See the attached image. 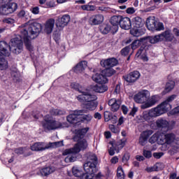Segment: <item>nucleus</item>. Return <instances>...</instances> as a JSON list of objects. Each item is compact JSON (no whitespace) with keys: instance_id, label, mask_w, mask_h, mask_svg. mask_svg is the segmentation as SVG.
I'll list each match as a JSON object with an SVG mask.
<instances>
[{"instance_id":"nucleus-43","label":"nucleus","mask_w":179,"mask_h":179,"mask_svg":"<svg viewBox=\"0 0 179 179\" xmlns=\"http://www.w3.org/2000/svg\"><path fill=\"white\" fill-rule=\"evenodd\" d=\"M160 166H162V164L156 163L153 166L147 168V171L148 173H152V171H159V170H160Z\"/></svg>"},{"instance_id":"nucleus-34","label":"nucleus","mask_w":179,"mask_h":179,"mask_svg":"<svg viewBox=\"0 0 179 179\" xmlns=\"http://www.w3.org/2000/svg\"><path fill=\"white\" fill-rule=\"evenodd\" d=\"M126 143H127V139L122 138L121 140H119L116 143H112V145H114V147L116 148L120 151V149H122V148L125 146Z\"/></svg>"},{"instance_id":"nucleus-15","label":"nucleus","mask_w":179,"mask_h":179,"mask_svg":"<svg viewBox=\"0 0 179 179\" xmlns=\"http://www.w3.org/2000/svg\"><path fill=\"white\" fill-rule=\"evenodd\" d=\"M123 78L128 83H134V82H136V80L141 78V73L138 71H134L128 75L123 76Z\"/></svg>"},{"instance_id":"nucleus-2","label":"nucleus","mask_w":179,"mask_h":179,"mask_svg":"<svg viewBox=\"0 0 179 179\" xmlns=\"http://www.w3.org/2000/svg\"><path fill=\"white\" fill-rule=\"evenodd\" d=\"M8 48L13 54H20L23 51V41L19 38H13L10 40L9 45L5 41H0V52L5 57L10 55Z\"/></svg>"},{"instance_id":"nucleus-25","label":"nucleus","mask_w":179,"mask_h":179,"mask_svg":"<svg viewBox=\"0 0 179 179\" xmlns=\"http://www.w3.org/2000/svg\"><path fill=\"white\" fill-rule=\"evenodd\" d=\"M145 21L140 17H135L131 20V26L134 29H139L143 26Z\"/></svg>"},{"instance_id":"nucleus-6","label":"nucleus","mask_w":179,"mask_h":179,"mask_svg":"<svg viewBox=\"0 0 179 179\" xmlns=\"http://www.w3.org/2000/svg\"><path fill=\"white\" fill-rule=\"evenodd\" d=\"M171 110V105H165L162 103V104L159 105L157 107L151 109L148 113V117H159L162 115V114H164V113H167V111H170Z\"/></svg>"},{"instance_id":"nucleus-54","label":"nucleus","mask_w":179,"mask_h":179,"mask_svg":"<svg viewBox=\"0 0 179 179\" xmlns=\"http://www.w3.org/2000/svg\"><path fill=\"white\" fill-rule=\"evenodd\" d=\"M152 134H153V132L150 130L149 131H144L143 132L141 136L143 137V138H145V139H148L149 138V136H150V135H152Z\"/></svg>"},{"instance_id":"nucleus-14","label":"nucleus","mask_w":179,"mask_h":179,"mask_svg":"<svg viewBox=\"0 0 179 179\" xmlns=\"http://www.w3.org/2000/svg\"><path fill=\"white\" fill-rule=\"evenodd\" d=\"M155 124L156 126L157 127V129H160L161 131H163L164 132H167V131L170 129V123H169V121H167L166 119H158L156 121Z\"/></svg>"},{"instance_id":"nucleus-55","label":"nucleus","mask_w":179,"mask_h":179,"mask_svg":"<svg viewBox=\"0 0 179 179\" xmlns=\"http://www.w3.org/2000/svg\"><path fill=\"white\" fill-rule=\"evenodd\" d=\"M109 129L113 134H120V129H118V127H115V126H114L113 124L109 125Z\"/></svg>"},{"instance_id":"nucleus-60","label":"nucleus","mask_w":179,"mask_h":179,"mask_svg":"<svg viewBox=\"0 0 179 179\" xmlns=\"http://www.w3.org/2000/svg\"><path fill=\"white\" fill-rule=\"evenodd\" d=\"M15 153H16V155H17L18 156L20 155H23L24 153L23 148H16L15 150Z\"/></svg>"},{"instance_id":"nucleus-52","label":"nucleus","mask_w":179,"mask_h":179,"mask_svg":"<svg viewBox=\"0 0 179 179\" xmlns=\"http://www.w3.org/2000/svg\"><path fill=\"white\" fill-rule=\"evenodd\" d=\"M103 115H104L105 121L106 122H108V121H110V120H111V117H113V115L111 114V113L108 111H105L103 113Z\"/></svg>"},{"instance_id":"nucleus-1","label":"nucleus","mask_w":179,"mask_h":179,"mask_svg":"<svg viewBox=\"0 0 179 179\" xmlns=\"http://www.w3.org/2000/svg\"><path fill=\"white\" fill-rule=\"evenodd\" d=\"M18 31H20V40L23 39L26 48L29 51H33L34 48L31 45V40L36 38L40 31H41V24L34 22L31 25L27 24L26 26H21L18 28Z\"/></svg>"},{"instance_id":"nucleus-13","label":"nucleus","mask_w":179,"mask_h":179,"mask_svg":"<svg viewBox=\"0 0 179 179\" xmlns=\"http://www.w3.org/2000/svg\"><path fill=\"white\" fill-rule=\"evenodd\" d=\"M84 170L87 174H95V173L98 171L97 164L87 161V162L84 164Z\"/></svg>"},{"instance_id":"nucleus-48","label":"nucleus","mask_w":179,"mask_h":179,"mask_svg":"<svg viewBox=\"0 0 179 179\" xmlns=\"http://www.w3.org/2000/svg\"><path fill=\"white\" fill-rule=\"evenodd\" d=\"M28 15L29 13H27V11H25L24 10H21L18 13V17H20L21 19H27Z\"/></svg>"},{"instance_id":"nucleus-9","label":"nucleus","mask_w":179,"mask_h":179,"mask_svg":"<svg viewBox=\"0 0 179 179\" xmlns=\"http://www.w3.org/2000/svg\"><path fill=\"white\" fill-rule=\"evenodd\" d=\"M149 97H150V92L148 90H143L134 96V101L139 104H143L148 101Z\"/></svg>"},{"instance_id":"nucleus-39","label":"nucleus","mask_w":179,"mask_h":179,"mask_svg":"<svg viewBox=\"0 0 179 179\" xmlns=\"http://www.w3.org/2000/svg\"><path fill=\"white\" fill-rule=\"evenodd\" d=\"M174 86H176V83L174 81H169L166 83L164 92L165 93H170L173 89H174Z\"/></svg>"},{"instance_id":"nucleus-12","label":"nucleus","mask_w":179,"mask_h":179,"mask_svg":"<svg viewBox=\"0 0 179 179\" xmlns=\"http://www.w3.org/2000/svg\"><path fill=\"white\" fill-rule=\"evenodd\" d=\"M69 22H71V16L66 14L58 17L57 20L56 21V26L57 27L64 29L65 26H68Z\"/></svg>"},{"instance_id":"nucleus-17","label":"nucleus","mask_w":179,"mask_h":179,"mask_svg":"<svg viewBox=\"0 0 179 179\" xmlns=\"http://www.w3.org/2000/svg\"><path fill=\"white\" fill-rule=\"evenodd\" d=\"M121 20H122V15H114L110 18V23L113 24V33H117L118 31V24H121Z\"/></svg>"},{"instance_id":"nucleus-7","label":"nucleus","mask_w":179,"mask_h":179,"mask_svg":"<svg viewBox=\"0 0 179 179\" xmlns=\"http://www.w3.org/2000/svg\"><path fill=\"white\" fill-rule=\"evenodd\" d=\"M146 27L151 31H160L164 29V25L155 20V17H149L146 20Z\"/></svg>"},{"instance_id":"nucleus-45","label":"nucleus","mask_w":179,"mask_h":179,"mask_svg":"<svg viewBox=\"0 0 179 179\" xmlns=\"http://www.w3.org/2000/svg\"><path fill=\"white\" fill-rule=\"evenodd\" d=\"M142 41H143V38H140L138 40H135L131 45V48L132 50H136V48H138V47H139V45L141 44V43H142Z\"/></svg>"},{"instance_id":"nucleus-10","label":"nucleus","mask_w":179,"mask_h":179,"mask_svg":"<svg viewBox=\"0 0 179 179\" xmlns=\"http://www.w3.org/2000/svg\"><path fill=\"white\" fill-rule=\"evenodd\" d=\"M17 9V4L12 3L11 4H1L0 6V15H10Z\"/></svg>"},{"instance_id":"nucleus-41","label":"nucleus","mask_w":179,"mask_h":179,"mask_svg":"<svg viewBox=\"0 0 179 179\" xmlns=\"http://www.w3.org/2000/svg\"><path fill=\"white\" fill-rule=\"evenodd\" d=\"M61 146H64V141H57L53 143H49L48 144V149H51V148H61Z\"/></svg>"},{"instance_id":"nucleus-40","label":"nucleus","mask_w":179,"mask_h":179,"mask_svg":"<svg viewBox=\"0 0 179 179\" xmlns=\"http://www.w3.org/2000/svg\"><path fill=\"white\" fill-rule=\"evenodd\" d=\"M50 113L52 115L57 116V115H65L66 112L64 110L61 109H51Z\"/></svg>"},{"instance_id":"nucleus-42","label":"nucleus","mask_w":179,"mask_h":179,"mask_svg":"<svg viewBox=\"0 0 179 179\" xmlns=\"http://www.w3.org/2000/svg\"><path fill=\"white\" fill-rule=\"evenodd\" d=\"M92 118H93V117L90 114L80 116V122H90L92 121Z\"/></svg>"},{"instance_id":"nucleus-22","label":"nucleus","mask_w":179,"mask_h":179,"mask_svg":"<svg viewBox=\"0 0 179 179\" xmlns=\"http://www.w3.org/2000/svg\"><path fill=\"white\" fill-rule=\"evenodd\" d=\"M103 22H104V16H103V15L101 14L94 15L90 20V23L92 26L101 24V23H103Z\"/></svg>"},{"instance_id":"nucleus-11","label":"nucleus","mask_w":179,"mask_h":179,"mask_svg":"<svg viewBox=\"0 0 179 179\" xmlns=\"http://www.w3.org/2000/svg\"><path fill=\"white\" fill-rule=\"evenodd\" d=\"M84 113L85 110H75L73 113H71L66 117V120L69 124H76L80 122V115H83Z\"/></svg>"},{"instance_id":"nucleus-35","label":"nucleus","mask_w":179,"mask_h":179,"mask_svg":"<svg viewBox=\"0 0 179 179\" xmlns=\"http://www.w3.org/2000/svg\"><path fill=\"white\" fill-rule=\"evenodd\" d=\"M10 75L14 82H19L20 79V73H19V71H17V69H14L13 70H11Z\"/></svg>"},{"instance_id":"nucleus-33","label":"nucleus","mask_w":179,"mask_h":179,"mask_svg":"<svg viewBox=\"0 0 179 179\" xmlns=\"http://www.w3.org/2000/svg\"><path fill=\"white\" fill-rule=\"evenodd\" d=\"M54 171H55V169L52 166H48L45 168H43L41 170V174L42 176H50V174L54 173Z\"/></svg>"},{"instance_id":"nucleus-38","label":"nucleus","mask_w":179,"mask_h":179,"mask_svg":"<svg viewBox=\"0 0 179 179\" xmlns=\"http://www.w3.org/2000/svg\"><path fill=\"white\" fill-rule=\"evenodd\" d=\"M102 73L105 78L113 76V75L115 73V70H114L113 68L106 67V69L102 71Z\"/></svg>"},{"instance_id":"nucleus-32","label":"nucleus","mask_w":179,"mask_h":179,"mask_svg":"<svg viewBox=\"0 0 179 179\" xmlns=\"http://www.w3.org/2000/svg\"><path fill=\"white\" fill-rule=\"evenodd\" d=\"M71 87L72 89L77 90V92H79V93H81L82 94H87L88 92H90L89 91H87V90H85V88H83V86L79 85L78 83H72Z\"/></svg>"},{"instance_id":"nucleus-30","label":"nucleus","mask_w":179,"mask_h":179,"mask_svg":"<svg viewBox=\"0 0 179 179\" xmlns=\"http://www.w3.org/2000/svg\"><path fill=\"white\" fill-rule=\"evenodd\" d=\"M160 36H162L161 38L162 41L163 40H166V41H173V39L174 38V36L172 35L171 31H165L162 34H159Z\"/></svg>"},{"instance_id":"nucleus-16","label":"nucleus","mask_w":179,"mask_h":179,"mask_svg":"<svg viewBox=\"0 0 179 179\" xmlns=\"http://www.w3.org/2000/svg\"><path fill=\"white\" fill-rule=\"evenodd\" d=\"M157 101H159V96L154 95L152 96H149L146 102L141 105V107L143 110H145V108H150V107H153Z\"/></svg>"},{"instance_id":"nucleus-23","label":"nucleus","mask_w":179,"mask_h":179,"mask_svg":"<svg viewBox=\"0 0 179 179\" xmlns=\"http://www.w3.org/2000/svg\"><path fill=\"white\" fill-rule=\"evenodd\" d=\"M108 106L110 107L111 111L113 113L117 112V110H120V106H121V101H117L115 99H111L108 101Z\"/></svg>"},{"instance_id":"nucleus-26","label":"nucleus","mask_w":179,"mask_h":179,"mask_svg":"<svg viewBox=\"0 0 179 179\" xmlns=\"http://www.w3.org/2000/svg\"><path fill=\"white\" fill-rule=\"evenodd\" d=\"M87 131H89L88 127L76 130V136L73 137V140L76 141H78V139H82L87 134Z\"/></svg>"},{"instance_id":"nucleus-20","label":"nucleus","mask_w":179,"mask_h":179,"mask_svg":"<svg viewBox=\"0 0 179 179\" xmlns=\"http://www.w3.org/2000/svg\"><path fill=\"white\" fill-rule=\"evenodd\" d=\"M120 26L124 30H129L132 27L131 19L128 17H122Z\"/></svg>"},{"instance_id":"nucleus-29","label":"nucleus","mask_w":179,"mask_h":179,"mask_svg":"<svg viewBox=\"0 0 179 179\" xmlns=\"http://www.w3.org/2000/svg\"><path fill=\"white\" fill-rule=\"evenodd\" d=\"M99 30L102 34H108L110 31L113 33L114 29L111 25L103 24L99 27Z\"/></svg>"},{"instance_id":"nucleus-37","label":"nucleus","mask_w":179,"mask_h":179,"mask_svg":"<svg viewBox=\"0 0 179 179\" xmlns=\"http://www.w3.org/2000/svg\"><path fill=\"white\" fill-rule=\"evenodd\" d=\"M162 36H160V34H159L155 36H148L147 38L151 44H156V43L162 41Z\"/></svg>"},{"instance_id":"nucleus-27","label":"nucleus","mask_w":179,"mask_h":179,"mask_svg":"<svg viewBox=\"0 0 179 179\" xmlns=\"http://www.w3.org/2000/svg\"><path fill=\"white\" fill-rule=\"evenodd\" d=\"M86 68H87V62H80L74 67V72H76V73H82Z\"/></svg>"},{"instance_id":"nucleus-28","label":"nucleus","mask_w":179,"mask_h":179,"mask_svg":"<svg viewBox=\"0 0 179 179\" xmlns=\"http://www.w3.org/2000/svg\"><path fill=\"white\" fill-rule=\"evenodd\" d=\"M92 90L96 93H104V92H107V90H108V87L106 85H103V83H99L94 85L92 87Z\"/></svg>"},{"instance_id":"nucleus-57","label":"nucleus","mask_w":179,"mask_h":179,"mask_svg":"<svg viewBox=\"0 0 179 179\" xmlns=\"http://www.w3.org/2000/svg\"><path fill=\"white\" fill-rule=\"evenodd\" d=\"M130 50H131V47L129 46L125 47L121 50L122 55H124V56L128 55V54H129Z\"/></svg>"},{"instance_id":"nucleus-4","label":"nucleus","mask_w":179,"mask_h":179,"mask_svg":"<svg viewBox=\"0 0 179 179\" xmlns=\"http://www.w3.org/2000/svg\"><path fill=\"white\" fill-rule=\"evenodd\" d=\"M77 99L78 101H80V103H83L84 101L85 102L84 107L86 108V110L93 111L97 108V103H96L97 96L91 94L90 92L87 94H80L78 96Z\"/></svg>"},{"instance_id":"nucleus-51","label":"nucleus","mask_w":179,"mask_h":179,"mask_svg":"<svg viewBox=\"0 0 179 179\" xmlns=\"http://www.w3.org/2000/svg\"><path fill=\"white\" fill-rule=\"evenodd\" d=\"M157 139H159V134H154L149 139V142L150 143H155V142H157Z\"/></svg>"},{"instance_id":"nucleus-58","label":"nucleus","mask_w":179,"mask_h":179,"mask_svg":"<svg viewBox=\"0 0 179 179\" xmlns=\"http://www.w3.org/2000/svg\"><path fill=\"white\" fill-rule=\"evenodd\" d=\"M143 155L144 157H145L146 159H150V157H152V152L149 150H144Z\"/></svg>"},{"instance_id":"nucleus-59","label":"nucleus","mask_w":179,"mask_h":179,"mask_svg":"<svg viewBox=\"0 0 179 179\" xmlns=\"http://www.w3.org/2000/svg\"><path fill=\"white\" fill-rule=\"evenodd\" d=\"M3 23H7L8 24H13V23H15V20L12 18H6L3 20Z\"/></svg>"},{"instance_id":"nucleus-8","label":"nucleus","mask_w":179,"mask_h":179,"mask_svg":"<svg viewBox=\"0 0 179 179\" xmlns=\"http://www.w3.org/2000/svg\"><path fill=\"white\" fill-rule=\"evenodd\" d=\"M164 143L173 148V149H179V138L176 137L173 133H168L164 135Z\"/></svg>"},{"instance_id":"nucleus-46","label":"nucleus","mask_w":179,"mask_h":179,"mask_svg":"<svg viewBox=\"0 0 179 179\" xmlns=\"http://www.w3.org/2000/svg\"><path fill=\"white\" fill-rule=\"evenodd\" d=\"M72 173L75 177H82L83 172L80 171V169H78L77 167H73Z\"/></svg>"},{"instance_id":"nucleus-5","label":"nucleus","mask_w":179,"mask_h":179,"mask_svg":"<svg viewBox=\"0 0 179 179\" xmlns=\"http://www.w3.org/2000/svg\"><path fill=\"white\" fill-rule=\"evenodd\" d=\"M42 127L47 131H52L62 128V123L52 120L50 115H46L44 118V121L42 122Z\"/></svg>"},{"instance_id":"nucleus-36","label":"nucleus","mask_w":179,"mask_h":179,"mask_svg":"<svg viewBox=\"0 0 179 179\" xmlns=\"http://www.w3.org/2000/svg\"><path fill=\"white\" fill-rule=\"evenodd\" d=\"M87 162H90V163L97 164V156L94 153L87 152L86 154Z\"/></svg>"},{"instance_id":"nucleus-24","label":"nucleus","mask_w":179,"mask_h":179,"mask_svg":"<svg viewBox=\"0 0 179 179\" xmlns=\"http://www.w3.org/2000/svg\"><path fill=\"white\" fill-rule=\"evenodd\" d=\"M92 80L96 82V83H107L108 80L107 78L104 76V74L101 73H95L92 76Z\"/></svg>"},{"instance_id":"nucleus-21","label":"nucleus","mask_w":179,"mask_h":179,"mask_svg":"<svg viewBox=\"0 0 179 179\" xmlns=\"http://www.w3.org/2000/svg\"><path fill=\"white\" fill-rule=\"evenodd\" d=\"M46 149H48V144L44 143H35L31 146V150L34 152H40Z\"/></svg>"},{"instance_id":"nucleus-3","label":"nucleus","mask_w":179,"mask_h":179,"mask_svg":"<svg viewBox=\"0 0 179 179\" xmlns=\"http://www.w3.org/2000/svg\"><path fill=\"white\" fill-rule=\"evenodd\" d=\"M77 141L78 143H76L73 148L66 149L63 152V156H67L64 159L66 163H73V162H76V155H78L80 150H86V149H87L88 144L86 139L78 138Z\"/></svg>"},{"instance_id":"nucleus-64","label":"nucleus","mask_w":179,"mask_h":179,"mask_svg":"<svg viewBox=\"0 0 179 179\" xmlns=\"http://www.w3.org/2000/svg\"><path fill=\"white\" fill-rule=\"evenodd\" d=\"M153 156L155 157V159H160V157L163 156V152H155Z\"/></svg>"},{"instance_id":"nucleus-49","label":"nucleus","mask_w":179,"mask_h":179,"mask_svg":"<svg viewBox=\"0 0 179 179\" xmlns=\"http://www.w3.org/2000/svg\"><path fill=\"white\" fill-rule=\"evenodd\" d=\"M110 156H114L115 155V152H120L117 149V147H115L114 145L111 143V147H110V149L108 150Z\"/></svg>"},{"instance_id":"nucleus-47","label":"nucleus","mask_w":179,"mask_h":179,"mask_svg":"<svg viewBox=\"0 0 179 179\" xmlns=\"http://www.w3.org/2000/svg\"><path fill=\"white\" fill-rule=\"evenodd\" d=\"M130 33L134 37H139L140 36H142V34H141V31L138 29V28H132V29L130 30Z\"/></svg>"},{"instance_id":"nucleus-62","label":"nucleus","mask_w":179,"mask_h":179,"mask_svg":"<svg viewBox=\"0 0 179 179\" xmlns=\"http://www.w3.org/2000/svg\"><path fill=\"white\" fill-rule=\"evenodd\" d=\"M110 121H111L112 124H117V121H118V117L114 115L110 117Z\"/></svg>"},{"instance_id":"nucleus-31","label":"nucleus","mask_w":179,"mask_h":179,"mask_svg":"<svg viewBox=\"0 0 179 179\" xmlns=\"http://www.w3.org/2000/svg\"><path fill=\"white\" fill-rule=\"evenodd\" d=\"M8 61L5 59V55H2L0 52V71H5V69H8Z\"/></svg>"},{"instance_id":"nucleus-56","label":"nucleus","mask_w":179,"mask_h":179,"mask_svg":"<svg viewBox=\"0 0 179 179\" xmlns=\"http://www.w3.org/2000/svg\"><path fill=\"white\" fill-rule=\"evenodd\" d=\"M138 142L139 144L141 145V146H145V145L148 143V139H146L145 138L143 137V136L141 135Z\"/></svg>"},{"instance_id":"nucleus-63","label":"nucleus","mask_w":179,"mask_h":179,"mask_svg":"<svg viewBox=\"0 0 179 179\" xmlns=\"http://www.w3.org/2000/svg\"><path fill=\"white\" fill-rule=\"evenodd\" d=\"M143 51H145V48L143 47L140 48V49L136 52V56L141 57V55H142V52H143Z\"/></svg>"},{"instance_id":"nucleus-61","label":"nucleus","mask_w":179,"mask_h":179,"mask_svg":"<svg viewBox=\"0 0 179 179\" xmlns=\"http://www.w3.org/2000/svg\"><path fill=\"white\" fill-rule=\"evenodd\" d=\"M31 10L34 15H38V13H40V8H38V7H34Z\"/></svg>"},{"instance_id":"nucleus-19","label":"nucleus","mask_w":179,"mask_h":179,"mask_svg":"<svg viewBox=\"0 0 179 179\" xmlns=\"http://www.w3.org/2000/svg\"><path fill=\"white\" fill-rule=\"evenodd\" d=\"M55 24V20L50 18L46 21L44 25V31L47 34H51L52 30H54V26Z\"/></svg>"},{"instance_id":"nucleus-53","label":"nucleus","mask_w":179,"mask_h":179,"mask_svg":"<svg viewBox=\"0 0 179 179\" xmlns=\"http://www.w3.org/2000/svg\"><path fill=\"white\" fill-rule=\"evenodd\" d=\"M94 178V174H89L87 173H83L81 176L80 179H93Z\"/></svg>"},{"instance_id":"nucleus-50","label":"nucleus","mask_w":179,"mask_h":179,"mask_svg":"<svg viewBox=\"0 0 179 179\" xmlns=\"http://www.w3.org/2000/svg\"><path fill=\"white\" fill-rule=\"evenodd\" d=\"M117 179H124V171L122 170V167L119 166L117 168Z\"/></svg>"},{"instance_id":"nucleus-44","label":"nucleus","mask_w":179,"mask_h":179,"mask_svg":"<svg viewBox=\"0 0 179 179\" xmlns=\"http://www.w3.org/2000/svg\"><path fill=\"white\" fill-rule=\"evenodd\" d=\"M177 98V95L176 94H172L169 96L167 97L166 100L164 101V102H162L164 104H165V106H171V104H170V103H171V101H173V100H176V99Z\"/></svg>"},{"instance_id":"nucleus-18","label":"nucleus","mask_w":179,"mask_h":179,"mask_svg":"<svg viewBox=\"0 0 179 179\" xmlns=\"http://www.w3.org/2000/svg\"><path fill=\"white\" fill-rule=\"evenodd\" d=\"M101 65L104 68H113V66L118 65V60L115 58L107 59L106 60L101 61Z\"/></svg>"}]
</instances>
